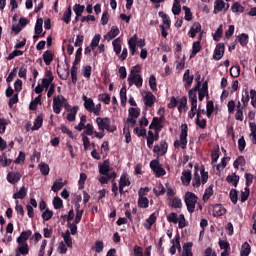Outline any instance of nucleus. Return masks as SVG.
<instances>
[{
	"label": "nucleus",
	"instance_id": "obj_1",
	"mask_svg": "<svg viewBox=\"0 0 256 256\" xmlns=\"http://www.w3.org/2000/svg\"><path fill=\"white\" fill-rule=\"evenodd\" d=\"M128 85L132 87L135 85L137 89L143 87V77L141 76V66L135 65L131 68L130 74L128 75Z\"/></svg>",
	"mask_w": 256,
	"mask_h": 256
},
{
	"label": "nucleus",
	"instance_id": "obj_2",
	"mask_svg": "<svg viewBox=\"0 0 256 256\" xmlns=\"http://www.w3.org/2000/svg\"><path fill=\"white\" fill-rule=\"evenodd\" d=\"M200 82H198L197 86L189 91V102L191 105V109L188 113V117L193 119L195 115H197V91L199 89Z\"/></svg>",
	"mask_w": 256,
	"mask_h": 256
},
{
	"label": "nucleus",
	"instance_id": "obj_3",
	"mask_svg": "<svg viewBox=\"0 0 256 256\" xmlns=\"http://www.w3.org/2000/svg\"><path fill=\"white\" fill-rule=\"evenodd\" d=\"M82 100L84 101V108L88 113H94V115H101V104L95 105L93 102V98H89L86 95L82 96Z\"/></svg>",
	"mask_w": 256,
	"mask_h": 256
},
{
	"label": "nucleus",
	"instance_id": "obj_4",
	"mask_svg": "<svg viewBox=\"0 0 256 256\" xmlns=\"http://www.w3.org/2000/svg\"><path fill=\"white\" fill-rule=\"evenodd\" d=\"M96 124L98 126L99 131H109V133H113L117 128L115 126H111V120L107 117H97Z\"/></svg>",
	"mask_w": 256,
	"mask_h": 256
},
{
	"label": "nucleus",
	"instance_id": "obj_5",
	"mask_svg": "<svg viewBox=\"0 0 256 256\" xmlns=\"http://www.w3.org/2000/svg\"><path fill=\"white\" fill-rule=\"evenodd\" d=\"M184 203L187 207V211L195 213V207L197 205V196L193 192H186L184 195Z\"/></svg>",
	"mask_w": 256,
	"mask_h": 256
},
{
	"label": "nucleus",
	"instance_id": "obj_6",
	"mask_svg": "<svg viewBox=\"0 0 256 256\" xmlns=\"http://www.w3.org/2000/svg\"><path fill=\"white\" fill-rule=\"evenodd\" d=\"M180 129V140H176L174 142V147L175 149H179V147H181L182 149H187V124H182Z\"/></svg>",
	"mask_w": 256,
	"mask_h": 256
},
{
	"label": "nucleus",
	"instance_id": "obj_7",
	"mask_svg": "<svg viewBox=\"0 0 256 256\" xmlns=\"http://www.w3.org/2000/svg\"><path fill=\"white\" fill-rule=\"evenodd\" d=\"M128 45H129L131 55H135V52L137 51V47H140L141 49L145 47V41L141 39L139 40L137 35H134L128 40Z\"/></svg>",
	"mask_w": 256,
	"mask_h": 256
},
{
	"label": "nucleus",
	"instance_id": "obj_8",
	"mask_svg": "<svg viewBox=\"0 0 256 256\" xmlns=\"http://www.w3.org/2000/svg\"><path fill=\"white\" fill-rule=\"evenodd\" d=\"M99 173L100 175H106V177H117V173L112 170L109 160H105L101 165H99Z\"/></svg>",
	"mask_w": 256,
	"mask_h": 256
},
{
	"label": "nucleus",
	"instance_id": "obj_9",
	"mask_svg": "<svg viewBox=\"0 0 256 256\" xmlns=\"http://www.w3.org/2000/svg\"><path fill=\"white\" fill-rule=\"evenodd\" d=\"M88 136L92 138L96 137L97 139H103V137H105V134H103V132L95 131L93 124H86V128H84L82 137H88Z\"/></svg>",
	"mask_w": 256,
	"mask_h": 256
},
{
	"label": "nucleus",
	"instance_id": "obj_10",
	"mask_svg": "<svg viewBox=\"0 0 256 256\" xmlns=\"http://www.w3.org/2000/svg\"><path fill=\"white\" fill-rule=\"evenodd\" d=\"M225 11H229V3H225L223 0H216L214 2V10L213 13L217 15L218 13H225Z\"/></svg>",
	"mask_w": 256,
	"mask_h": 256
},
{
	"label": "nucleus",
	"instance_id": "obj_11",
	"mask_svg": "<svg viewBox=\"0 0 256 256\" xmlns=\"http://www.w3.org/2000/svg\"><path fill=\"white\" fill-rule=\"evenodd\" d=\"M150 168L155 173L156 177H163L165 175V169L159 164V160H152L150 162Z\"/></svg>",
	"mask_w": 256,
	"mask_h": 256
},
{
	"label": "nucleus",
	"instance_id": "obj_12",
	"mask_svg": "<svg viewBox=\"0 0 256 256\" xmlns=\"http://www.w3.org/2000/svg\"><path fill=\"white\" fill-rule=\"evenodd\" d=\"M63 103H65V97L59 95L57 97H54L53 100V111L56 113V115H59L61 113V109L63 107Z\"/></svg>",
	"mask_w": 256,
	"mask_h": 256
},
{
	"label": "nucleus",
	"instance_id": "obj_13",
	"mask_svg": "<svg viewBox=\"0 0 256 256\" xmlns=\"http://www.w3.org/2000/svg\"><path fill=\"white\" fill-rule=\"evenodd\" d=\"M163 117H154L149 125V129H154L156 133H159L163 129Z\"/></svg>",
	"mask_w": 256,
	"mask_h": 256
},
{
	"label": "nucleus",
	"instance_id": "obj_14",
	"mask_svg": "<svg viewBox=\"0 0 256 256\" xmlns=\"http://www.w3.org/2000/svg\"><path fill=\"white\" fill-rule=\"evenodd\" d=\"M129 185H131V181L129 180V175L122 174L119 181V192L121 193V195L125 193L123 189H125V187H129Z\"/></svg>",
	"mask_w": 256,
	"mask_h": 256
},
{
	"label": "nucleus",
	"instance_id": "obj_15",
	"mask_svg": "<svg viewBox=\"0 0 256 256\" xmlns=\"http://www.w3.org/2000/svg\"><path fill=\"white\" fill-rule=\"evenodd\" d=\"M143 101L147 107H153V105H155V101H157V97H155L151 92H144Z\"/></svg>",
	"mask_w": 256,
	"mask_h": 256
},
{
	"label": "nucleus",
	"instance_id": "obj_16",
	"mask_svg": "<svg viewBox=\"0 0 256 256\" xmlns=\"http://www.w3.org/2000/svg\"><path fill=\"white\" fill-rule=\"evenodd\" d=\"M203 39V33L200 32V34L198 35V40L193 42L192 44V54L190 55V57H195V55H197V53H199L202 49L201 47V40Z\"/></svg>",
	"mask_w": 256,
	"mask_h": 256
},
{
	"label": "nucleus",
	"instance_id": "obj_17",
	"mask_svg": "<svg viewBox=\"0 0 256 256\" xmlns=\"http://www.w3.org/2000/svg\"><path fill=\"white\" fill-rule=\"evenodd\" d=\"M223 55H225V46L222 43H219L214 50L213 59L219 61L223 58Z\"/></svg>",
	"mask_w": 256,
	"mask_h": 256
},
{
	"label": "nucleus",
	"instance_id": "obj_18",
	"mask_svg": "<svg viewBox=\"0 0 256 256\" xmlns=\"http://www.w3.org/2000/svg\"><path fill=\"white\" fill-rule=\"evenodd\" d=\"M119 33H120L119 27L112 26L110 31L103 36L104 40L109 42V41L115 39V37H117V35H119Z\"/></svg>",
	"mask_w": 256,
	"mask_h": 256
},
{
	"label": "nucleus",
	"instance_id": "obj_19",
	"mask_svg": "<svg viewBox=\"0 0 256 256\" xmlns=\"http://www.w3.org/2000/svg\"><path fill=\"white\" fill-rule=\"evenodd\" d=\"M159 140V132H155V134L153 133V131H148V136H147V147H149V149H153V143H155V141Z\"/></svg>",
	"mask_w": 256,
	"mask_h": 256
},
{
	"label": "nucleus",
	"instance_id": "obj_20",
	"mask_svg": "<svg viewBox=\"0 0 256 256\" xmlns=\"http://www.w3.org/2000/svg\"><path fill=\"white\" fill-rule=\"evenodd\" d=\"M6 179L8 183L15 185V183H19V181H21V174L19 172H10L7 174Z\"/></svg>",
	"mask_w": 256,
	"mask_h": 256
},
{
	"label": "nucleus",
	"instance_id": "obj_21",
	"mask_svg": "<svg viewBox=\"0 0 256 256\" xmlns=\"http://www.w3.org/2000/svg\"><path fill=\"white\" fill-rule=\"evenodd\" d=\"M65 185H67V181L63 182V179H57L56 181H54L51 187V191H53L54 193H59V191H61V189H63Z\"/></svg>",
	"mask_w": 256,
	"mask_h": 256
},
{
	"label": "nucleus",
	"instance_id": "obj_22",
	"mask_svg": "<svg viewBox=\"0 0 256 256\" xmlns=\"http://www.w3.org/2000/svg\"><path fill=\"white\" fill-rule=\"evenodd\" d=\"M197 33H201V24H199L198 22H196L192 25V27L190 28V30L188 32V36L191 39H195V37H197Z\"/></svg>",
	"mask_w": 256,
	"mask_h": 256
},
{
	"label": "nucleus",
	"instance_id": "obj_23",
	"mask_svg": "<svg viewBox=\"0 0 256 256\" xmlns=\"http://www.w3.org/2000/svg\"><path fill=\"white\" fill-rule=\"evenodd\" d=\"M227 213V210H225V207L221 204H215L213 207V215L214 217H221Z\"/></svg>",
	"mask_w": 256,
	"mask_h": 256
},
{
	"label": "nucleus",
	"instance_id": "obj_24",
	"mask_svg": "<svg viewBox=\"0 0 256 256\" xmlns=\"http://www.w3.org/2000/svg\"><path fill=\"white\" fill-rule=\"evenodd\" d=\"M17 243H18L17 252L20 255H29V244L25 242H17Z\"/></svg>",
	"mask_w": 256,
	"mask_h": 256
},
{
	"label": "nucleus",
	"instance_id": "obj_25",
	"mask_svg": "<svg viewBox=\"0 0 256 256\" xmlns=\"http://www.w3.org/2000/svg\"><path fill=\"white\" fill-rule=\"evenodd\" d=\"M46 77L47 78L42 79V87L44 89H49V86L53 83V74L51 71L46 72Z\"/></svg>",
	"mask_w": 256,
	"mask_h": 256
},
{
	"label": "nucleus",
	"instance_id": "obj_26",
	"mask_svg": "<svg viewBox=\"0 0 256 256\" xmlns=\"http://www.w3.org/2000/svg\"><path fill=\"white\" fill-rule=\"evenodd\" d=\"M172 246L170 248L171 255H175L177 253V249H181V243L179 241V235H176L172 240Z\"/></svg>",
	"mask_w": 256,
	"mask_h": 256
},
{
	"label": "nucleus",
	"instance_id": "obj_27",
	"mask_svg": "<svg viewBox=\"0 0 256 256\" xmlns=\"http://www.w3.org/2000/svg\"><path fill=\"white\" fill-rule=\"evenodd\" d=\"M31 235H33V232L31 230L24 231L20 234V236L16 239V241L17 243H27Z\"/></svg>",
	"mask_w": 256,
	"mask_h": 256
},
{
	"label": "nucleus",
	"instance_id": "obj_28",
	"mask_svg": "<svg viewBox=\"0 0 256 256\" xmlns=\"http://www.w3.org/2000/svg\"><path fill=\"white\" fill-rule=\"evenodd\" d=\"M183 81H185V88L189 89L193 85V75H191L189 70L184 72Z\"/></svg>",
	"mask_w": 256,
	"mask_h": 256
},
{
	"label": "nucleus",
	"instance_id": "obj_29",
	"mask_svg": "<svg viewBox=\"0 0 256 256\" xmlns=\"http://www.w3.org/2000/svg\"><path fill=\"white\" fill-rule=\"evenodd\" d=\"M157 221V216H155V213H152L148 219L144 222V227L149 231L151 227H153V224Z\"/></svg>",
	"mask_w": 256,
	"mask_h": 256
},
{
	"label": "nucleus",
	"instance_id": "obj_30",
	"mask_svg": "<svg viewBox=\"0 0 256 256\" xmlns=\"http://www.w3.org/2000/svg\"><path fill=\"white\" fill-rule=\"evenodd\" d=\"M181 181L183 185H190L191 183V172L189 170H184L182 172Z\"/></svg>",
	"mask_w": 256,
	"mask_h": 256
},
{
	"label": "nucleus",
	"instance_id": "obj_31",
	"mask_svg": "<svg viewBox=\"0 0 256 256\" xmlns=\"http://www.w3.org/2000/svg\"><path fill=\"white\" fill-rule=\"evenodd\" d=\"M121 43H122V40L119 37L113 40L112 42V46L116 55L121 54Z\"/></svg>",
	"mask_w": 256,
	"mask_h": 256
},
{
	"label": "nucleus",
	"instance_id": "obj_32",
	"mask_svg": "<svg viewBox=\"0 0 256 256\" xmlns=\"http://www.w3.org/2000/svg\"><path fill=\"white\" fill-rule=\"evenodd\" d=\"M179 113H187V97L183 96L179 101Z\"/></svg>",
	"mask_w": 256,
	"mask_h": 256
},
{
	"label": "nucleus",
	"instance_id": "obj_33",
	"mask_svg": "<svg viewBox=\"0 0 256 256\" xmlns=\"http://www.w3.org/2000/svg\"><path fill=\"white\" fill-rule=\"evenodd\" d=\"M62 237L64 239L65 245L69 248L73 247V240L71 239V232L67 230L62 234Z\"/></svg>",
	"mask_w": 256,
	"mask_h": 256
},
{
	"label": "nucleus",
	"instance_id": "obj_34",
	"mask_svg": "<svg viewBox=\"0 0 256 256\" xmlns=\"http://www.w3.org/2000/svg\"><path fill=\"white\" fill-rule=\"evenodd\" d=\"M249 127H250V131H251L249 137H250L252 143L254 145H256V124H255V122H250Z\"/></svg>",
	"mask_w": 256,
	"mask_h": 256
},
{
	"label": "nucleus",
	"instance_id": "obj_35",
	"mask_svg": "<svg viewBox=\"0 0 256 256\" xmlns=\"http://www.w3.org/2000/svg\"><path fill=\"white\" fill-rule=\"evenodd\" d=\"M159 17H161L164 27H166L167 29H171V19L169 18V16H167V14H165L164 12H159Z\"/></svg>",
	"mask_w": 256,
	"mask_h": 256
},
{
	"label": "nucleus",
	"instance_id": "obj_36",
	"mask_svg": "<svg viewBox=\"0 0 256 256\" xmlns=\"http://www.w3.org/2000/svg\"><path fill=\"white\" fill-rule=\"evenodd\" d=\"M43 60L45 65H51V62L53 61V52L50 50H47L43 53Z\"/></svg>",
	"mask_w": 256,
	"mask_h": 256
},
{
	"label": "nucleus",
	"instance_id": "obj_37",
	"mask_svg": "<svg viewBox=\"0 0 256 256\" xmlns=\"http://www.w3.org/2000/svg\"><path fill=\"white\" fill-rule=\"evenodd\" d=\"M251 253V245L249 243L245 242L242 244L240 255L241 256H249Z\"/></svg>",
	"mask_w": 256,
	"mask_h": 256
},
{
	"label": "nucleus",
	"instance_id": "obj_38",
	"mask_svg": "<svg viewBox=\"0 0 256 256\" xmlns=\"http://www.w3.org/2000/svg\"><path fill=\"white\" fill-rule=\"evenodd\" d=\"M101 42V34H96L91 41L90 47L92 51H95L96 47H99V43Z\"/></svg>",
	"mask_w": 256,
	"mask_h": 256
},
{
	"label": "nucleus",
	"instance_id": "obj_39",
	"mask_svg": "<svg viewBox=\"0 0 256 256\" xmlns=\"http://www.w3.org/2000/svg\"><path fill=\"white\" fill-rule=\"evenodd\" d=\"M27 196V190L25 186H22L18 192L13 195V199H25Z\"/></svg>",
	"mask_w": 256,
	"mask_h": 256
},
{
	"label": "nucleus",
	"instance_id": "obj_40",
	"mask_svg": "<svg viewBox=\"0 0 256 256\" xmlns=\"http://www.w3.org/2000/svg\"><path fill=\"white\" fill-rule=\"evenodd\" d=\"M43 125V116H37V118L34 121L32 131H38V129H41Z\"/></svg>",
	"mask_w": 256,
	"mask_h": 256
},
{
	"label": "nucleus",
	"instance_id": "obj_41",
	"mask_svg": "<svg viewBox=\"0 0 256 256\" xmlns=\"http://www.w3.org/2000/svg\"><path fill=\"white\" fill-rule=\"evenodd\" d=\"M86 123H87V116L83 115V116H81L80 122L75 127V129H77V131H83V129H85L87 127Z\"/></svg>",
	"mask_w": 256,
	"mask_h": 256
},
{
	"label": "nucleus",
	"instance_id": "obj_42",
	"mask_svg": "<svg viewBox=\"0 0 256 256\" xmlns=\"http://www.w3.org/2000/svg\"><path fill=\"white\" fill-rule=\"evenodd\" d=\"M138 205L142 207V209H147V207H149V199L145 196H139Z\"/></svg>",
	"mask_w": 256,
	"mask_h": 256
},
{
	"label": "nucleus",
	"instance_id": "obj_43",
	"mask_svg": "<svg viewBox=\"0 0 256 256\" xmlns=\"http://www.w3.org/2000/svg\"><path fill=\"white\" fill-rule=\"evenodd\" d=\"M41 33H43V19L39 18L36 21L35 34L36 35H41Z\"/></svg>",
	"mask_w": 256,
	"mask_h": 256
},
{
	"label": "nucleus",
	"instance_id": "obj_44",
	"mask_svg": "<svg viewBox=\"0 0 256 256\" xmlns=\"http://www.w3.org/2000/svg\"><path fill=\"white\" fill-rule=\"evenodd\" d=\"M155 153L165 155L167 153V143H162L161 146H154Z\"/></svg>",
	"mask_w": 256,
	"mask_h": 256
},
{
	"label": "nucleus",
	"instance_id": "obj_45",
	"mask_svg": "<svg viewBox=\"0 0 256 256\" xmlns=\"http://www.w3.org/2000/svg\"><path fill=\"white\" fill-rule=\"evenodd\" d=\"M230 75L234 79H237V77H239V75H241V67H239V66H232L230 68Z\"/></svg>",
	"mask_w": 256,
	"mask_h": 256
},
{
	"label": "nucleus",
	"instance_id": "obj_46",
	"mask_svg": "<svg viewBox=\"0 0 256 256\" xmlns=\"http://www.w3.org/2000/svg\"><path fill=\"white\" fill-rule=\"evenodd\" d=\"M251 191L249 190V187H245L244 190H242L241 195H240V200L242 203H245L249 199Z\"/></svg>",
	"mask_w": 256,
	"mask_h": 256
},
{
	"label": "nucleus",
	"instance_id": "obj_47",
	"mask_svg": "<svg viewBox=\"0 0 256 256\" xmlns=\"http://www.w3.org/2000/svg\"><path fill=\"white\" fill-rule=\"evenodd\" d=\"M226 181L228 183H232L234 187H237V183H239V176H237V174H231L227 176Z\"/></svg>",
	"mask_w": 256,
	"mask_h": 256
},
{
	"label": "nucleus",
	"instance_id": "obj_48",
	"mask_svg": "<svg viewBox=\"0 0 256 256\" xmlns=\"http://www.w3.org/2000/svg\"><path fill=\"white\" fill-rule=\"evenodd\" d=\"M238 41L242 47H245L249 43V35L242 33L238 36Z\"/></svg>",
	"mask_w": 256,
	"mask_h": 256
},
{
	"label": "nucleus",
	"instance_id": "obj_49",
	"mask_svg": "<svg viewBox=\"0 0 256 256\" xmlns=\"http://www.w3.org/2000/svg\"><path fill=\"white\" fill-rule=\"evenodd\" d=\"M167 221L168 223H174V225H177V223L179 222V216L177 215V213L171 212L167 216Z\"/></svg>",
	"mask_w": 256,
	"mask_h": 256
},
{
	"label": "nucleus",
	"instance_id": "obj_50",
	"mask_svg": "<svg viewBox=\"0 0 256 256\" xmlns=\"http://www.w3.org/2000/svg\"><path fill=\"white\" fill-rule=\"evenodd\" d=\"M215 111V106L213 104V101H209L206 105V115L208 118H211V115H213V112Z\"/></svg>",
	"mask_w": 256,
	"mask_h": 256
},
{
	"label": "nucleus",
	"instance_id": "obj_51",
	"mask_svg": "<svg viewBox=\"0 0 256 256\" xmlns=\"http://www.w3.org/2000/svg\"><path fill=\"white\" fill-rule=\"evenodd\" d=\"M183 249H184L185 256H193V252H192L193 243H191V242L186 243L183 246Z\"/></svg>",
	"mask_w": 256,
	"mask_h": 256
},
{
	"label": "nucleus",
	"instance_id": "obj_52",
	"mask_svg": "<svg viewBox=\"0 0 256 256\" xmlns=\"http://www.w3.org/2000/svg\"><path fill=\"white\" fill-rule=\"evenodd\" d=\"M38 168L42 175H49V165L47 163H44V162L40 163L38 165Z\"/></svg>",
	"mask_w": 256,
	"mask_h": 256
},
{
	"label": "nucleus",
	"instance_id": "obj_53",
	"mask_svg": "<svg viewBox=\"0 0 256 256\" xmlns=\"http://www.w3.org/2000/svg\"><path fill=\"white\" fill-rule=\"evenodd\" d=\"M213 195V186H209L206 188L204 194H203V201H209Z\"/></svg>",
	"mask_w": 256,
	"mask_h": 256
},
{
	"label": "nucleus",
	"instance_id": "obj_54",
	"mask_svg": "<svg viewBox=\"0 0 256 256\" xmlns=\"http://www.w3.org/2000/svg\"><path fill=\"white\" fill-rule=\"evenodd\" d=\"M98 99L105 103V105H109V103H111V96L107 93L99 94Z\"/></svg>",
	"mask_w": 256,
	"mask_h": 256
},
{
	"label": "nucleus",
	"instance_id": "obj_55",
	"mask_svg": "<svg viewBox=\"0 0 256 256\" xmlns=\"http://www.w3.org/2000/svg\"><path fill=\"white\" fill-rule=\"evenodd\" d=\"M178 227L179 229H185V227H187V220H185V215L180 214L178 216Z\"/></svg>",
	"mask_w": 256,
	"mask_h": 256
},
{
	"label": "nucleus",
	"instance_id": "obj_56",
	"mask_svg": "<svg viewBox=\"0 0 256 256\" xmlns=\"http://www.w3.org/2000/svg\"><path fill=\"white\" fill-rule=\"evenodd\" d=\"M85 11V6L81 4H76L74 6V13L77 17H81L83 15V12Z\"/></svg>",
	"mask_w": 256,
	"mask_h": 256
},
{
	"label": "nucleus",
	"instance_id": "obj_57",
	"mask_svg": "<svg viewBox=\"0 0 256 256\" xmlns=\"http://www.w3.org/2000/svg\"><path fill=\"white\" fill-rule=\"evenodd\" d=\"M77 111H79L78 107H73L67 115L68 121H75V117H77Z\"/></svg>",
	"mask_w": 256,
	"mask_h": 256
},
{
	"label": "nucleus",
	"instance_id": "obj_58",
	"mask_svg": "<svg viewBox=\"0 0 256 256\" xmlns=\"http://www.w3.org/2000/svg\"><path fill=\"white\" fill-rule=\"evenodd\" d=\"M41 105V95H38L31 103H30V109L32 111H35L37 109V106Z\"/></svg>",
	"mask_w": 256,
	"mask_h": 256
},
{
	"label": "nucleus",
	"instance_id": "obj_59",
	"mask_svg": "<svg viewBox=\"0 0 256 256\" xmlns=\"http://www.w3.org/2000/svg\"><path fill=\"white\" fill-rule=\"evenodd\" d=\"M120 100L122 105L127 103V88L125 87L121 88L120 90Z\"/></svg>",
	"mask_w": 256,
	"mask_h": 256
},
{
	"label": "nucleus",
	"instance_id": "obj_60",
	"mask_svg": "<svg viewBox=\"0 0 256 256\" xmlns=\"http://www.w3.org/2000/svg\"><path fill=\"white\" fill-rule=\"evenodd\" d=\"M149 86L153 91H157V78H155V75L149 77Z\"/></svg>",
	"mask_w": 256,
	"mask_h": 256
},
{
	"label": "nucleus",
	"instance_id": "obj_61",
	"mask_svg": "<svg viewBox=\"0 0 256 256\" xmlns=\"http://www.w3.org/2000/svg\"><path fill=\"white\" fill-rule=\"evenodd\" d=\"M104 248H105V245L103 244V241L98 240V241L95 242V244H94V251L96 253H101Z\"/></svg>",
	"mask_w": 256,
	"mask_h": 256
},
{
	"label": "nucleus",
	"instance_id": "obj_62",
	"mask_svg": "<svg viewBox=\"0 0 256 256\" xmlns=\"http://www.w3.org/2000/svg\"><path fill=\"white\" fill-rule=\"evenodd\" d=\"M53 217V211L46 209L43 213H42V219L43 221H49L50 219H52Z\"/></svg>",
	"mask_w": 256,
	"mask_h": 256
},
{
	"label": "nucleus",
	"instance_id": "obj_63",
	"mask_svg": "<svg viewBox=\"0 0 256 256\" xmlns=\"http://www.w3.org/2000/svg\"><path fill=\"white\" fill-rule=\"evenodd\" d=\"M53 205H54V209H62L63 207V200H61L59 197H55L53 199Z\"/></svg>",
	"mask_w": 256,
	"mask_h": 256
},
{
	"label": "nucleus",
	"instance_id": "obj_64",
	"mask_svg": "<svg viewBox=\"0 0 256 256\" xmlns=\"http://www.w3.org/2000/svg\"><path fill=\"white\" fill-rule=\"evenodd\" d=\"M173 15H179L181 13V4L180 2H174L172 7Z\"/></svg>",
	"mask_w": 256,
	"mask_h": 256
}]
</instances>
